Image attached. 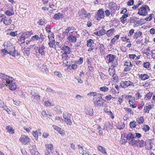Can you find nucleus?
Masks as SVG:
<instances>
[{"instance_id":"obj_42","label":"nucleus","mask_w":155,"mask_h":155,"mask_svg":"<svg viewBox=\"0 0 155 155\" xmlns=\"http://www.w3.org/2000/svg\"><path fill=\"white\" fill-rule=\"evenodd\" d=\"M94 103L95 106L96 107H98L99 108L102 105H103L101 103H98L97 102L95 101H94Z\"/></svg>"},{"instance_id":"obj_44","label":"nucleus","mask_w":155,"mask_h":155,"mask_svg":"<svg viewBox=\"0 0 155 155\" xmlns=\"http://www.w3.org/2000/svg\"><path fill=\"white\" fill-rule=\"evenodd\" d=\"M114 68V67H113V68H110L109 69L108 71L109 72L110 75L111 76L112 75H113L114 72L115 71Z\"/></svg>"},{"instance_id":"obj_48","label":"nucleus","mask_w":155,"mask_h":155,"mask_svg":"<svg viewBox=\"0 0 155 155\" xmlns=\"http://www.w3.org/2000/svg\"><path fill=\"white\" fill-rule=\"evenodd\" d=\"M75 63L78 64H81L83 62V58L80 57L78 61H75Z\"/></svg>"},{"instance_id":"obj_45","label":"nucleus","mask_w":155,"mask_h":155,"mask_svg":"<svg viewBox=\"0 0 155 155\" xmlns=\"http://www.w3.org/2000/svg\"><path fill=\"white\" fill-rule=\"evenodd\" d=\"M46 150H50L53 149V147L52 144H49L46 145Z\"/></svg>"},{"instance_id":"obj_57","label":"nucleus","mask_w":155,"mask_h":155,"mask_svg":"<svg viewBox=\"0 0 155 155\" xmlns=\"http://www.w3.org/2000/svg\"><path fill=\"white\" fill-rule=\"evenodd\" d=\"M23 51L25 54L27 55L28 56L30 54V50H29V49H28V50H27V49H23Z\"/></svg>"},{"instance_id":"obj_24","label":"nucleus","mask_w":155,"mask_h":155,"mask_svg":"<svg viewBox=\"0 0 155 155\" xmlns=\"http://www.w3.org/2000/svg\"><path fill=\"white\" fill-rule=\"evenodd\" d=\"M142 35L141 32L138 31L134 35V38L137 39L138 38L140 37Z\"/></svg>"},{"instance_id":"obj_46","label":"nucleus","mask_w":155,"mask_h":155,"mask_svg":"<svg viewBox=\"0 0 155 155\" xmlns=\"http://www.w3.org/2000/svg\"><path fill=\"white\" fill-rule=\"evenodd\" d=\"M143 130L146 132L150 130V127L148 125H144L142 128Z\"/></svg>"},{"instance_id":"obj_1","label":"nucleus","mask_w":155,"mask_h":155,"mask_svg":"<svg viewBox=\"0 0 155 155\" xmlns=\"http://www.w3.org/2000/svg\"><path fill=\"white\" fill-rule=\"evenodd\" d=\"M5 85L8 86L9 89L13 91L16 89V85L13 77L4 74L0 73V89Z\"/></svg>"},{"instance_id":"obj_10","label":"nucleus","mask_w":155,"mask_h":155,"mask_svg":"<svg viewBox=\"0 0 155 155\" xmlns=\"http://www.w3.org/2000/svg\"><path fill=\"white\" fill-rule=\"evenodd\" d=\"M131 82L130 81H123L120 83V85L122 87L126 88L130 85Z\"/></svg>"},{"instance_id":"obj_51","label":"nucleus","mask_w":155,"mask_h":155,"mask_svg":"<svg viewBox=\"0 0 155 155\" xmlns=\"http://www.w3.org/2000/svg\"><path fill=\"white\" fill-rule=\"evenodd\" d=\"M113 79L115 81H117L118 79V78L117 75L115 73L113 74Z\"/></svg>"},{"instance_id":"obj_5","label":"nucleus","mask_w":155,"mask_h":155,"mask_svg":"<svg viewBox=\"0 0 155 155\" xmlns=\"http://www.w3.org/2000/svg\"><path fill=\"white\" fill-rule=\"evenodd\" d=\"M30 139L25 135H21L20 138V140L24 145L28 144L29 142Z\"/></svg>"},{"instance_id":"obj_52","label":"nucleus","mask_w":155,"mask_h":155,"mask_svg":"<svg viewBox=\"0 0 155 155\" xmlns=\"http://www.w3.org/2000/svg\"><path fill=\"white\" fill-rule=\"evenodd\" d=\"M25 35L27 37H28L33 34L31 31H26L24 33Z\"/></svg>"},{"instance_id":"obj_40","label":"nucleus","mask_w":155,"mask_h":155,"mask_svg":"<svg viewBox=\"0 0 155 155\" xmlns=\"http://www.w3.org/2000/svg\"><path fill=\"white\" fill-rule=\"evenodd\" d=\"M100 90L102 91L105 92L108 91L109 89L107 87L104 86L100 87Z\"/></svg>"},{"instance_id":"obj_61","label":"nucleus","mask_w":155,"mask_h":155,"mask_svg":"<svg viewBox=\"0 0 155 155\" xmlns=\"http://www.w3.org/2000/svg\"><path fill=\"white\" fill-rule=\"evenodd\" d=\"M41 70L42 71L46 72L48 71V69L47 68L46 66L45 65H43L41 68Z\"/></svg>"},{"instance_id":"obj_31","label":"nucleus","mask_w":155,"mask_h":155,"mask_svg":"<svg viewBox=\"0 0 155 155\" xmlns=\"http://www.w3.org/2000/svg\"><path fill=\"white\" fill-rule=\"evenodd\" d=\"M136 122L135 121H133L130 122L129 124V125L130 127L132 129L134 128L136 126Z\"/></svg>"},{"instance_id":"obj_54","label":"nucleus","mask_w":155,"mask_h":155,"mask_svg":"<svg viewBox=\"0 0 155 155\" xmlns=\"http://www.w3.org/2000/svg\"><path fill=\"white\" fill-rule=\"evenodd\" d=\"M54 74L55 75L57 76L59 78H61L62 77V74L59 72L55 71L54 72Z\"/></svg>"},{"instance_id":"obj_25","label":"nucleus","mask_w":155,"mask_h":155,"mask_svg":"<svg viewBox=\"0 0 155 155\" xmlns=\"http://www.w3.org/2000/svg\"><path fill=\"white\" fill-rule=\"evenodd\" d=\"M4 23L6 25H10L12 22V19L11 18L5 19L3 21Z\"/></svg>"},{"instance_id":"obj_32","label":"nucleus","mask_w":155,"mask_h":155,"mask_svg":"<svg viewBox=\"0 0 155 155\" xmlns=\"http://www.w3.org/2000/svg\"><path fill=\"white\" fill-rule=\"evenodd\" d=\"M124 109L128 113L131 115L134 114V112L130 108L128 107H124Z\"/></svg>"},{"instance_id":"obj_41","label":"nucleus","mask_w":155,"mask_h":155,"mask_svg":"<svg viewBox=\"0 0 155 155\" xmlns=\"http://www.w3.org/2000/svg\"><path fill=\"white\" fill-rule=\"evenodd\" d=\"M99 75L101 77V79L103 80H104L105 79H106V77H107V76L104 74L102 72H99Z\"/></svg>"},{"instance_id":"obj_3","label":"nucleus","mask_w":155,"mask_h":155,"mask_svg":"<svg viewBox=\"0 0 155 155\" xmlns=\"http://www.w3.org/2000/svg\"><path fill=\"white\" fill-rule=\"evenodd\" d=\"M148 10H150L149 7L147 5H143L139 9L138 14L140 15L145 16L147 14Z\"/></svg>"},{"instance_id":"obj_30","label":"nucleus","mask_w":155,"mask_h":155,"mask_svg":"<svg viewBox=\"0 0 155 155\" xmlns=\"http://www.w3.org/2000/svg\"><path fill=\"white\" fill-rule=\"evenodd\" d=\"M104 26H103L102 28V29L99 31V35L100 36L106 34V31L104 29H103V28H104Z\"/></svg>"},{"instance_id":"obj_58","label":"nucleus","mask_w":155,"mask_h":155,"mask_svg":"<svg viewBox=\"0 0 155 155\" xmlns=\"http://www.w3.org/2000/svg\"><path fill=\"white\" fill-rule=\"evenodd\" d=\"M71 67L73 70H74L76 69L78 67L77 64L74 63V64H72L71 65Z\"/></svg>"},{"instance_id":"obj_63","label":"nucleus","mask_w":155,"mask_h":155,"mask_svg":"<svg viewBox=\"0 0 155 155\" xmlns=\"http://www.w3.org/2000/svg\"><path fill=\"white\" fill-rule=\"evenodd\" d=\"M142 24L140 20H137L136 22L135 25V26H138Z\"/></svg>"},{"instance_id":"obj_29","label":"nucleus","mask_w":155,"mask_h":155,"mask_svg":"<svg viewBox=\"0 0 155 155\" xmlns=\"http://www.w3.org/2000/svg\"><path fill=\"white\" fill-rule=\"evenodd\" d=\"M6 128L11 134H13L14 133V130L13 129V128L10 126H7Z\"/></svg>"},{"instance_id":"obj_12","label":"nucleus","mask_w":155,"mask_h":155,"mask_svg":"<svg viewBox=\"0 0 155 155\" xmlns=\"http://www.w3.org/2000/svg\"><path fill=\"white\" fill-rule=\"evenodd\" d=\"M125 136H126L127 140H132L135 138V134L132 133H129L128 134H127Z\"/></svg>"},{"instance_id":"obj_36","label":"nucleus","mask_w":155,"mask_h":155,"mask_svg":"<svg viewBox=\"0 0 155 155\" xmlns=\"http://www.w3.org/2000/svg\"><path fill=\"white\" fill-rule=\"evenodd\" d=\"M138 143V146L139 147L141 148L143 147L144 146V145H145V142L143 140H139Z\"/></svg>"},{"instance_id":"obj_21","label":"nucleus","mask_w":155,"mask_h":155,"mask_svg":"<svg viewBox=\"0 0 155 155\" xmlns=\"http://www.w3.org/2000/svg\"><path fill=\"white\" fill-rule=\"evenodd\" d=\"M68 40L71 42H75L77 40V38L76 37L72 35H70L68 38Z\"/></svg>"},{"instance_id":"obj_43","label":"nucleus","mask_w":155,"mask_h":155,"mask_svg":"<svg viewBox=\"0 0 155 155\" xmlns=\"http://www.w3.org/2000/svg\"><path fill=\"white\" fill-rule=\"evenodd\" d=\"M150 49H145L144 50L143 52L147 55L149 56L150 54Z\"/></svg>"},{"instance_id":"obj_60","label":"nucleus","mask_w":155,"mask_h":155,"mask_svg":"<svg viewBox=\"0 0 155 155\" xmlns=\"http://www.w3.org/2000/svg\"><path fill=\"white\" fill-rule=\"evenodd\" d=\"M95 101L97 102L98 103H101L102 104H103L104 103V102L105 101L102 98V99H100V98L97 100H95Z\"/></svg>"},{"instance_id":"obj_20","label":"nucleus","mask_w":155,"mask_h":155,"mask_svg":"<svg viewBox=\"0 0 155 155\" xmlns=\"http://www.w3.org/2000/svg\"><path fill=\"white\" fill-rule=\"evenodd\" d=\"M139 78H140L142 80L144 81L148 79L149 77L148 75L146 74H141L139 76Z\"/></svg>"},{"instance_id":"obj_27","label":"nucleus","mask_w":155,"mask_h":155,"mask_svg":"<svg viewBox=\"0 0 155 155\" xmlns=\"http://www.w3.org/2000/svg\"><path fill=\"white\" fill-rule=\"evenodd\" d=\"M139 19V18H137L136 17H133L130 18V23H134V25H135L137 20Z\"/></svg>"},{"instance_id":"obj_39","label":"nucleus","mask_w":155,"mask_h":155,"mask_svg":"<svg viewBox=\"0 0 155 155\" xmlns=\"http://www.w3.org/2000/svg\"><path fill=\"white\" fill-rule=\"evenodd\" d=\"M28 38V37L25 35V34L23 33L21 35L20 39L21 41H23V42H24L25 39Z\"/></svg>"},{"instance_id":"obj_28","label":"nucleus","mask_w":155,"mask_h":155,"mask_svg":"<svg viewBox=\"0 0 155 155\" xmlns=\"http://www.w3.org/2000/svg\"><path fill=\"white\" fill-rule=\"evenodd\" d=\"M143 121L144 119L143 117H140V118H137L136 120V122L140 124H142Z\"/></svg>"},{"instance_id":"obj_23","label":"nucleus","mask_w":155,"mask_h":155,"mask_svg":"<svg viewBox=\"0 0 155 155\" xmlns=\"http://www.w3.org/2000/svg\"><path fill=\"white\" fill-rule=\"evenodd\" d=\"M86 113L87 114L91 115L93 114V109H91L90 107L87 108L85 111Z\"/></svg>"},{"instance_id":"obj_15","label":"nucleus","mask_w":155,"mask_h":155,"mask_svg":"<svg viewBox=\"0 0 155 155\" xmlns=\"http://www.w3.org/2000/svg\"><path fill=\"white\" fill-rule=\"evenodd\" d=\"M4 47L6 46V47L8 48H15L14 45L9 41L5 42L4 44Z\"/></svg>"},{"instance_id":"obj_37","label":"nucleus","mask_w":155,"mask_h":155,"mask_svg":"<svg viewBox=\"0 0 155 155\" xmlns=\"http://www.w3.org/2000/svg\"><path fill=\"white\" fill-rule=\"evenodd\" d=\"M114 30V29H111L107 31L106 33L107 36L108 37L112 35Z\"/></svg>"},{"instance_id":"obj_4","label":"nucleus","mask_w":155,"mask_h":155,"mask_svg":"<svg viewBox=\"0 0 155 155\" xmlns=\"http://www.w3.org/2000/svg\"><path fill=\"white\" fill-rule=\"evenodd\" d=\"M104 13L102 8L97 11V14L95 16L96 19L97 20H100V19L104 18Z\"/></svg>"},{"instance_id":"obj_6","label":"nucleus","mask_w":155,"mask_h":155,"mask_svg":"<svg viewBox=\"0 0 155 155\" xmlns=\"http://www.w3.org/2000/svg\"><path fill=\"white\" fill-rule=\"evenodd\" d=\"M31 98L35 100L37 102H39L40 100V97H41L38 93L35 92L34 90H31Z\"/></svg>"},{"instance_id":"obj_49","label":"nucleus","mask_w":155,"mask_h":155,"mask_svg":"<svg viewBox=\"0 0 155 155\" xmlns=\"http://www.w3.org/2000/svg\"><path fill=\"white\" fill-rule=\"evenodd\" d=\"M150 63L148 62H144L143 64V67L146 68H148L149 67Z\"/></svg>"},{"instance_id":"obj_55","label":"nucleus","mask_w":155,"mask_h":155,"mask_svg":"<svg viewBox=\"0 0 155 155\" xmlns=\"http://www.w3.org/2000/svg\"><path fill=\"white\" fill-rule=\"evenodd\" d=\"M134 0H130L127 2V5L128 6H131L134 5Z\"/></svg>"},{"instance_id":"obj_9","label":"nucleus","mask_w":155,"mask_h":155,"mask_svg":"<svg viewBox=\"0 0 155 155\" xmlns=\"http://www.w3.org/2000/svg\"><path fill=\"white\" fill-rule=\"evenodd\" d=\"M151 140H147L145 142V146L146 149L150 150L152 149L153 146L151 144Z\"/></svg>"},{"instance_id":"obj_35","label":"nucleus","mask_w":155,"mask_h":155,"mask_svg":"<svg viewBox=\"0 0 155 155\" xmlns=\"http://www.w3.org/2000/svg\"><path fill=\"white\" fill-rule=\"evenodd\" d=\"M1 54L2 56H4L7 54H9V52L6 49H2Z\"/></svg>"},{"instance_id":"obj_7","label":"nucleus","mask_w":155,"mask_h":155,"mask_svg":"<svg viewBox=\"0 0 155 155\" xmlns=\"http://www.w3.org/2000/svg\"><path fill=\"white\" fill-rule=\"evenodd\" d=\"M29 148L31 155H40V154L37 151L35 145L30 146Z\"/></svg>"},{"instance_id":"obj_38","label":"nucleus","mask_w":155,"mask_h":155,"mask_svg":"<svg viewBox=\"0 0 155 155\" xmlns=\"http://www.w3.org/2000/svg\"><path fill=\"white\" fill-rule=\"evenodd\" d=\"M152 95V93L149 92V93L147 94L146 95V96L144 98L145 100H147L149 99L151 97Z\"/></svg>"},{"instance_id":"obj_11","label":"nucleus","mask_w":155,"mask_h":155,"mask_svg":"<svg viewBox=\"0 0 155 155\" xmlns=\"http://www.w3.org/2000/svg\"><path fill=\"white\" fill-rule=\"evenodd\" d=\"M114 127L112 123H110L109 122H106L104 124V129L106 130H110L113 129Z\"/></svg>"},{"instance_id":"obj_62","label":"nucleus","mask_w":155,"mask_h":155,"mask_svg":"<svg viewBox=\"0 0 155 155\" xmlns=\"http://www.w3.org/2000/svg\"><path fill=\"white\" fill-rule=\"evenodd\" d=\"M120 19L121 23L123 24H124L127 22V19L124 18L122 17H121Z\"/></svg>"},{"instance_id":"obj_14","label":"nucleus","mask_w":155,"mask_h":155,"mask_svg":"<svg viewBox=\"0 0 155 155\" xmlns=\"http://www.w3.org/2000/svg\"><path fill=\"white\" fill-rule=\"evenodd\" d=\"M64 15L63 14L60 13L55 14L53 16V18L55 20H59L63 18Z\"/></svg>"},{"instance_id":"obj_64","label":"nucleus","mask_w":155,"mask_h":155,"mask_svg":"<svg viewBox=\"0 0 155 155\" xmlns=\"http://www.w3.org/2000/svg\"><path fill=\"white\" fill-rule=\"evenodd\" d=\"M81 153L83 155H91L89 154V152L88 151L86 152L85 151L83 150Z\"/></svg>"},{"instance_id":"obj_47","label":"nucleus","mask_w":155,"mask_h":155,"mask_svg":"<svg viewBox=\"0 0 155 155\" xmlns=\"http://www.w3.org/2000/svg\"><path fill=\"white\" fill-rule=\"evenodd\" d=\"M64 51V54L66 55L69 54L71 52V49H61Z\"/></svg>"},{"instance_id":"obj_13","label":"nucleus","mask_w":155,"mask_h":155,"mask_svg":"<svg viewBox=\"0 0 155 155\" xmlns=\"http://www.w3.org/2000/svg\"><path fill=\"white\" fill-rule=\"evenodd\" d=\"M52 127L55 130H56L61 134H64V132L63 131V130L61 129V128L59 127L58 126L55 125H53Z\"/></svg>"},{"instance_id":"obj_16","label":"nucleus","mask_w":155,"mask_h":155,"mask_svg":"<svg viewBox=\"0 0 155 155\" xmlns=\"http://www.w3.org/2000/svg\"><path fill=\"white\" fill-rule=\"evenodd\" d=\"M103 94L100 93H97L96 92L95 95H94L93 97V100L94 101L97 100L99 98L100 99H102Z\"/></svg>"},{"instance_id":"obj_50","label":"nucleus","mask_w":155,"mask_h":155,"mask_svg":"<svg viewBox=\"0 0 155 155\" xmlns=\"http://www.w3.org/2000/svg\"><path fill=\"white\" fill-rule=\"evenodd\" d=\"M43 50L44 49H36V52L38 51V52L42 55H44L45 53Z\"/></svg>"},{"instance_id":"obj_18","label":"nucleus","mask_w":155,"mask_h":155,"mask_svg":"<svg viewBox=\"0 0 155 155\" xmlns=\"http://www.w3.org/2000/svg\"><path fill=\"white\" fill-rule=\"evenodd\" d=\"M81 12L84 15L85 17L87 18H89L90 17V13L87 12L84 8L82 9L81 10Z\"/></svg>"},{"instance_id":"obj_22","label":"nucleus","mask_w":155,"mask_h":155,"mask_svg":"<svg viewBox=\"0 0 155 155\" xmlns=\"http://www.w3.org/2000/svg\"><path fill=\"white\" fill-rule=\"evenodd\" d=\"M53 152V149L46 150L45 151V155H54Z\"/></svg>"},{"instance_id":"obj_2","label":"nucleus","mask_w":155,"mask_h":155,"mask_svg":"<svg viewBox=\"0 0 155 155\" xmlns=\"http://www.w3.org/2000/svg\"><path fill=\"white\" fill-rule=\"evenodd\" d=\"M107 59L108 60V63H112V66L114 67H115L118 64V62L116 56L112 54H109L107 55Z\"/></svg>"},{"instance_id":"obj_59","label":"nucleus","mask_w":155,"mask_h":155,"mask_svg":"<svg viewBox=\"0 0 155 155\" xmlns=\"http://www.w3.org/2000/svg\"><path fill=\"white\" fill-rule=\"evenodd\" d=\"M136 99L137 100L140 99L142 97V96L140 94L139 92H137L136 94Z\"/></svg>"},{"instance_id":"obj_56","label":"nucleus","mask_w":155,"mask_h":155,"mask_svg":"<svg viewBox=\"0 0 155 155\" xmlns=\"http://www.w3.org/2000/svg\"><path fill=\"white\" fill-rule=\"evenodd\" d=\"M13 50V55L14 57H16L19 55V54L18 53V51H16L15 49H11Z\"/></svg>"},{"instance_id":"obj_33","label":"nucleus","mask_w":155,"mask_h":155,"mask_svg":"<svg viewBox=\"0 0 155 155\" xmlns=\"http://www.w3.org/2000/svg\"><path fill=\"white\" fill-rule=\"evenodd\" d=\"M94 43V41L90 39L87 41V47H90Z\"/></svg>"},{"instance_id":"obj_26","label":"nucleus","mask_w":155,"mask_h":155,"mask_svg":"<svg viewBox=\"0 0 155 155\" xmlns=\"http://www.w3.org/2000/svg\"><path fill=\"white\" fill-rule=\"evenodd\" d=\"M5 14L7 15L11 16L14 14V12L13 9H10L5 11Z\"/></svg>"},{"instance_id":"obj_53","label":"nucleus","mask_w":155,"mask_h":155,"mask_svg":"<svg viewBox=\"0 0 155 155\" xmlns=\"http://www.w3.org/2000/svg\"><path fill=\"white\" fill-rule=\"evenodd\" d=\"M3 110H5L8 112V114H10L11 113V111L10 109L8 108L6 106H4L3 107Z\"/></svg>"},{"instance_id":"obj_8","label":"nucleus","mask_w":155,"mask_h":155,"mask_svg":"<svg viewBox=\"0 0 155 155\" xmlns=\"http://www.w3.org/2000/svg\"><path fill=\"white\" fill-rule=\"evenodd\" d=\"M63 117L64 118V121L68 124L71 125L72 124V122L71 120V118L70 115L68 114H64Z\"/></svg>"},{"instance_id":"obj_34","label":"nucleus","mask_w":155,"mask_h":155,"mask_svg":"<svg viewBox=\"0 0 155 155\" xmlns=\"http://www.w3.org/2000/svg\"><path fill=\"white\" fill-rule=\"evenodd\" d=\"M40 39L39 37L37 35L32 37L30 41H38V40Z\"/></svg>"},{"instance_id":"obj_17","label":"nucleus","mask_w":155,"mask_h":155,"mask_svg":"<svg viewBox=\"0 0 155 155\" xmlns=\"http://www.w3.org/2000/svg\"><path fill=\"white\" fill-rule=\"evenodd\" d=\"M97 149L99 151L101 152L103 154L107 155L106 150L103 147L100 146H98L97 147Z\"/></svg>"},{"instance_id":"obj_19","label":"nucleus","mask_w":155,"mask_h":155,"mask_svg":"<svg viewBox=\"0 0 155 155\" xmlns=\"http://www.w3.org/2000/svg\"><path fill=\"white\" fill-rule=\"evenodd\" d=\"M128 140H127L126 136H125V135H124V136L122 135H121L120 143L122 144H125L127 142Z\"/></svg>"}]
</instances>
